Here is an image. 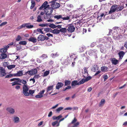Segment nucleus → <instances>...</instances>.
<instances>
[{
	"instance_id": "f257e3e1",
	"label": "nucleus",
	"mask_w": 127,
	"mask_h": 127,
	"mask_svg": "<svg viewBox=\"0 0 127 127\" xmlns=\"http://www.w3.org/2000/svg\"><path fill=\"white\" fill-rule=\"evenodd\" d=\"M25 88H23V91H22V93L25 96H28L31 95H33L35 92L34 90H29V87L26 86L25 87Z\"/></svg>"
},
{
	"instance_id": "f03ea898",
	"label": "nucleus",
	"mask_w": 127,
	"mask_h": 127,
	"mask_svg": "<svg viewBox=\"0 0 127 127\" xmlns=\"http://www.w3.org/2000/svg\"><path fill=\"white\" fill-rule=\"evenodd\" d=\"M51 3H52L51 6L53 9L58 8L60 6V4L56 2V0H52L51 1Z\"/></svg>"
},
{
	"instance_id": "7ed1b4c3",
	"label": "nucleus",
	"mask_w": 127,
	"mask_h": 127,
	"mask_svg": "<svg viewBox=\"0 0 127 127\" xmlns=\"http://www.w3.org/2000/svg\"><path fill=\"white\" fill-rule=\"evenodd\" d=\"M18 80L19 82L23 84V88H24V89H25V87L26 86L27 87H28V86L27 84V82L26 80L24 79H21L19 78H18Z\"/></svg>"
},
{
	"instance_id": "20e7f679",
	"label": "nucleus",
	"mask_w": 127,
	"mask_h": 127,
	"mask_svg": "<svg viewBox=\"0 0 127 127\" xmlns=\"http://www.w3.org/2000/svg\"><path fill=\"white\" fill-rule=\"evenodd\" d=\"M67 26H66V27H68L67 29L69 32H72L74 31L75 28L72 25H68Z\"/></svg>"
},
{
	"instance_id": "39448f33",
	"label": "nucleus",
	"mask_w": 127,
	"mask_h": 127,
	"mask_svg": "<svg viewBox=\"0 0 127 127\" xmlns=\"http://www.w3.org/2000/svg\"><path fill=\"white\" fill-rule=\"evenodd\" d=\"M116 6L117 5H114L112 6L111 7L110 10L109 11V14H111L113 12L117 11Z\"/></svg>"
},
{
	"instance_id": "423d86ee",
	"label": "nucleus",
	"mask_w": 127,
	"mask_h": 127,
	"mask_svg": "<svg viewBox=\"0 0 127 127\" xmlns=\"http://www.w3.org/2000/svg\"><path fill=\"white\" fill-rule=\"evenodd\" d=\"M48 2L47 1H45L44 3L42 4L41 6L39 8V9L40 10H41L42 9L46 10L45 6L47 4Z\"/></svg>"
},
{
	"instance_id": "0eeeda50",
	"label": "nucleus",
	"mask_w": 127,
	"mask_h": 127,
	"mask_svg": "<svg viewBox=\"0 0 127 127\" xmlns=\"http://www.w3.org/2000/svg\"><path fill=\"white\" fill-rule=\"evenodd\" d=\"M6 110L11 114H13L15 112L14 109L10 107H7L6 109Z\"/></svg>"
},
{
	"instance_id": "6e6552de",
	"label": "nucleus",
	"mask_w": 127,
	"mask_h": 127,
	"mask_svg": "<svg viewBox=\"0 0 127 127\" xmlns=\"http://www.w3.org/2000/svg\"><path fill=\"white\" fill-rule=\"evenodd\" d=\"M53 9L52 7H50L46 9L45 12L48 14L51 15L53 11Z\"/></svg>"
},
{
	"instance_id": "1a4fd4ad",
	"label": "nucleus",
	"mask_w": 127,
	"mask_h": 127,
	"mask_svg": "<svg viewBox=\"0 0 127 127\" xmlns=\"http://www.w3.org/2000/svg\"><path fill=\"white\" fill-rule=\"evenodd\" d=\"M13 75L14 76L16 77L21 76L23 75L22 71H19L16 73L14 74Z\"/></svg>"
},
{
	"instance_id": "9d476101",
	"label": "nucleus",
	"mask_w": 127,
	"mask_h": 127,
	"mask_svg": "<svg viewBox=\"0 0 127 127\" xmlns=\"http://www.w3.org/2000/svg\"><path fill=\"white\" fill-rule=\"evenodd\" d=\"M44 37V36L40 34L38 36L37 39V40L38 41H43L45 40V38Z\"/></svg>"
},
{
	"instance_id": "9b49d317",
	"label": "nucleus",
	"mask_w": 127,
	"mask_h": 127,
	"mask_svg": "<svg viewBox=\"0 0 127 127\" xmlns=\"http://www.w3.org/2000/svg\"><path fill=\"white\" fill-rule=\"evenodd\" d=\"M63 84L61 82H58L56 85V88L57 89L59 90L63 86Z\"/></svg>"
},
{
	"instance_id": "f8f14e48",
	"label": "nucleus",
	"mask_w": 127,
	"mask_h": 127,
	"mask_svg": "<svg viewBox=\"0 0 127 127\" xmlns=\"http://www.w3.org/2000/svg\"><path fill=\"white\" fill-rule=\"evenodd\" d=\"M125 54V53L123 51H120L118 53V55L119 57V59H122L123 57Z\"/></svg>"
},
{
	"instance_id": "ddd939ff",
	"label": "nucleus",
	"mask_w": 127,
	"mask_h": 127,
	"mask_svg": "<svg viewBox=\"0 0 127 127\" xmlns=\"http://www.w3.org/2000/svg\"><path fill=\"white\" fill-rule=\"evenodd\" d=\"M28 40L32 42L33 43H35L37 41L36 39L32 37H31L28 39Z\"/></svg>"
},
{
	"instance_id": "4468645a",
	"label": "nucleus",
	"mask_w": 127,
	"mask_h": 127,
	"mask_svg": "<svg viewBox=\"0 0 127 127\" xmlns=\"http://www.w3.org/2000/svg\"><path fill=\"white\" fill-rule=\"evenodd\" d=\"M79 82H78L77 81L74 80L72 81L71 82V85L72 87L76 85H79Z\"/></svg>"
},
{
	"instance_id": "2eb2a0df",
	"label": "nucleus",
	"mask_w": 127,
	"mask_h": 127,
	"mask_svg": "<svg viewBox=\"0 0 127 127\" xmlns=\"http://www.w3.org/2000/svg\"><path fill=\"white\" fill-rule=\"evenodd\" d=\"M7 57V55L3 53H2L0 55V59H4L6 58Z\"/></svg>"
},
{
	"instance_id": "dca6fc26",
	"label": "nucleus",
	"mask_w": 127,
	"mask_h": 127,
	"mask_svg": "<svg viewBox=\"0 0 127 127\" xmlns=\"http://www.w3.org/2000/svg\"><path fill=\"white\" fill-rule=\"evenodd\" d=\"M101 70L102 72H106L108 71V68L105 66H103L101 68Z\"/></svg>"
},
{
	"instance_id": "f3484780",
	"label": "nucleus",
	"mask_w": 127,
	"mask_h": 127,
	"mask_svg": "<svg viewBox=\"0 0 127 127\" xmlns=\"http://www.w3.org/2000/svg\"><path fill=\"white\" fill-rule=\"evenodd\" d=\"M67 29L65 28H62L60 30V32L64 33H65L67 31Z\"/></svg>"
},
{
	"instance_id": "a211bd4d",
	"label": "nucleus",
	"mask_w": 127,
	"mask_h": 127,
	"mask_svg": "<svg viewBox=\"0 0 127 127\" xmlns=\"http://www.w3.org/2000/svg\"><path fill=\"white\" fill-rule=\"evenodd\" d=\"M111 61L112 64L114 65L117 64L118 62V60H117L115 59L114 58L112 59Z\"/></svg>"
},
{
	"instance_id": "6ab92c4d",
	"label": "nucleus",
	"mask_w": 127,
	"mask_h": 127,
	"mask_svg": "<svg viewBox=\"0 0 127 127\" xmlns=\"http://www.w3.org/2000/svg\"><path fill=\"white\" fill-rule=\"evenodd\" d=\"M51 14H49L46 13V14L44 15V19H50L51 18Z\"/></svg>"
},
{
	"instance_id": "aec40b11",
	"label": "nucleus",
	"mask_w": 127,
	"mask_h": 127,
	"mask_svg": "<svg viewBox=\"0 0 127 127\" xmlns=\"http://www.w3.org/2000/svg\"><path fill=\"white\" fill-rule=\"evenodd\" d=\"M31 5L30 7V9H32L34 7L35 5V3L33 0H31Z\"/></svg>"
},
{
	"instance_id": "412c9836",
	"label": "nucleus",
	"mask_w": 127,
	"mask_h": 127,
	"mask_svg": "<svg viewBox=\"0 0 127 127\" xmlns=\"http://www.w3.org/2000/svg\"><path fill=\"white\" fill-rule=\"evenodd\" d=\"M116 8L117 11L118 12L122 10L124 8V7L123 6H118L117 5Z\"/></svg>"
},
{
	"instance_id": "4be33fe9",
	"label": "nucleus",
	"mask_w": 127,
	"mask_h": 127,
	"mask_svg": "<svg viewBox=\"0 0 127 127\" xmlns=\"http://www.w3.org/2000/svg\"><path fill=\"white\" fill-rule=\"evenodd\" d=\"M52 32L54 34H58L60 32V30L57 29H54L52 31Z\"/></svg>"
},
{
	"instance_id": "5701e85b",
	"label": "nucleus",
	"mask_w": 127,
	"mask_h": 127,
	"mask_svg": "<svg viewBox=\"0 0 127 127\" xmlns=\"http://www.w3.org/2000/svg\"><path fill=\"white\" fill-rule=\"evenodd\" d=\"M105 99H102L100 102L99 103V106H102L105 103Z\"/></svg>"
},
{
	"instance_id": "b1692460",
	"label": "nucleus",
	"mask_w": 127,
	"mask_h": 127,
	"mask_svg": "<svg viewBox=\"0 0 127 127\" xmlns=\"http://www.w3.org/2000/svg\"><path fill=\"white\" fill-rule=\"evenodd\" d=\"M122 37V36L121 34L118 35L114 36L113 37L115 39H119Z\"/></svg>"
},
{
	"instance_id": "393cba45",
	"label": "nucleus",
	"mask_w": 127,
	"mask_h": 127,
	"mask_svg": "<svg viewBox=\"0 0 127 127\" xmlns=\"http://www.w3.org/2000/svg\"><path fill=\"white\" fill-rule=\"evenodd\" d=\"M59 54L58 52H56L55 54L52 53L51 55V56L53 58H55L56 57H58L59 56Z\"/></svg>"
},
{
	"instance_id": "a878e982",
	"label": "nucleus",
	"mask_w": 127,
	"mask_h": 127,
	"mask_svg": "<svg viewBox=\"0 0 127 127\" xmlns=\"http://www.w3.org/2000/svg\"><path fill=\"white\" fill-rule=\"evenodd\" d=\"M49 70L46 71L43 73V77H45L47 76L49 74Z\"/></svg>"
},
{
	"instance_id": "bb28decb",
	"label": "nucleus",
	"mask_w": 127,
	"mask_h": 127,
	"mask_svg": "<svg viewBox=\"0 0 127 127\" xmlns=\"http://www.w3.org/2000/svg\"><path fill=\"white\" fill-rule=\"evenodd\" d=\"M42 21V20L40 15H39L37 17V19L36 20V21L37 22H39Z\"/></svg>"
},
{
	"instance_id": "cd10ccee",
	"label": "nucleus",
	"mask_w": 127,
	"mask_h": 127,
	"mask_svg": "<svg viewBox=\"0 0 127 127\" xmlns=\"http://www.w3.org/2000/svg\"><path fill=\"white\" fill-rule=\"evenodd\" d=\"M71 81H70L66 80L65 82V86H67L69 85L71 83Z\"/></svg>"
},
{
	"instance_id": "c85d7f7f",
	"label": "nucleus",
	"mask_w": 127,
	"mask_h": 127,
	"mask_svg": "<svg viewBox=\"0 0 127 127\" xmlns=\"http://www.w3.org/2000/svg\"><path fill=\"white\" fill-rule=\"evenodd\" d=\"M54 19H59L62 18V15H56L54 16Z\"/></svg>"
},
{
	"instance_id": "c756f323",
	"label": "nucleus",
	"mask_w": 127,
	"mask_h": 127,
	"mask_svg": "<svg viewBox=\"0 0 127 127\" xmlns=\"http://www.w3.org/2000/svg\"><path fill=\"white\" fill-rule=\"evenodd\" d=\"M16 66L15 65H11L8 66L7 67L9 69H11L12 68H14Z\"/></svg>"
},
{
	"instance_id": "7c9ffc66",
	"label": "nucleus",
	"mask_w": 127,
	"mask_h": 127,
	"mask_svg": "<svg viewBox=\"0 0 127 127\" xmlns=\"http://www.w3.org/2000/svg\"><path fill=\"white\" fill-rule=\"evenodd\" d=\"M32 70H31L30 71H27V72H26L25 73V74H24V75H26L27 74H29V75H32L33 74V73L32 72Z\"/></svg>"
},
{
	"instance_id": "2f4dec72",
	"label": "nucleus",
	"mask_w": 127,
	"mask_h": 127,
	"mask_svg": "<svg viewBox=\"0 0 127 127\" xmlns=\"http://www.w3.org/2000/svg\"><path fill=\"white\" fill-rule=\"evenodd\" d=\"M70 17V16L68 15L66 17H62V19L63 20H68L69 19Z\"/></svg>"
},
{
	"instance_id": "473e14b6",
	"label": "nucleus",
	"mask_w": 127,
	"mask_h": 127,
	"mask_svg": "<svg viewBox=\"0 0 127 127\" xmlns=\"http://www.w3.org/2000/svg\"><path fill=\"white\" fill-rule=\"evenodd\" d=\"M19 44L20 45H25L27 44V42L25 41H22L19 42Z\"/></svg>"
},
{
	"instance_id": "72a5a7b5",
	"label": "nucleus",
	"mask_w": 127,
	"mask_h": 127,
	"mask_svg": "<svg viewBox=\"0 0 127 127\" xmlns=\"http://www.w3.org/2000/svg\"><path fill=\"white\" fill-rule=\"evenodd\" d=\"M0 76L2 77H3L6 74L5 72V70L0 72Z\"/></svg>"
},
{
	"instance_id": "f704fd0d",
	"label": "nucleus",
	"mask_w": 127,
	"mask_h": 127,
	"mask_svg": "<svg viewBox=\"0 0 127 127\" xmlns=\"http://www.w3.org/2000/svg\"><path fill=\"white\" fill-rule=\"evenodd\" d=\"M14 121L15 123H18L19 122V119L18 117H15L14 118Z\"/></svg>"
},
{
	"instance_id": "c9c22d12",
	"label": "nucleus",
	"mask_w": 127,
	"mask_h": 127,
	"mask_svg": "<svg viewBox=\"0 0 127 127\" xmlns=\"http://www.w3.org/2000/svg\"><path fill=\"white\" fill-rule=\"evenodd\" d=\"M86 82V81L85 79L83 78L79 82V83L80 85V84H83L85 83V82Z\"/></svg>"
},
{
	"instance_id": "e433bc0d",
	"label": "nucleus",
	"mask_w": 127,
	"mask_h": 127,
	"mask_svg": "<svg viewBox=\"0 0 127 127\" xmlns=\"http://www.w3.org/2000/svg\"><path fill=\"white\" fill-rule=\"evenodd\" d=\"M53 87V85L48 86L47 89V92H48L50 90H52Z\"/></svg>"
},
{
	"instance_id": "4c0bfd02",
	"label": "nucleus",
	"mask_w": 127,
	"mask_h": 127,
	"mask_svg": "<svg viewBox=\"0 0 127 127\" xmlns=\"http://www.w3.org/2000/svg\"><path fill=\"white\" fill-rule=\"evenodd\" d=\"M28 24L27 25V28L28 29H31L33 28V25H30V23H27Z\"/></svg>"
},
{
	"instance_id": "58836bf2",
	"label": "nucleus",
	"mask_w": 127,
	"mask_h": 127,
	"mask_svg": "<svg viewBox=\"0 0 127 127\" xmlns=\"http://www.w3.org/2000/svg\"><path fill=\"white\" fill-rule=\"evenodd\" d=\"M104 14L103 13H101L100 14V15H98L97 17L98 19H102V17L104 16Z\"/></svg>"
},
{
	"instance_id": "ea45409f",
	"label": "nucleus",
	"mask_w": 127,
	"mask_h": 127,
	"mask_svg": "<svg viewBox=\"0 0 127 127\" xmlns=\"http://www.w3.org/2000/svg\"><path fill=\"white\" fill-rule=\"evenodd\" d=\"M0 52L2 53H5L7 51L6 49H5L3 48H1L0 49Z\"/></svg>"
},
{
	"instance_id": "a19ab883",
	"label": "nucleus",
	"mask_w": 127,
	"mask_h": 127,
	"mask_svg": "<svg viewBox=\"0 0 127 127\" xmlns=\"http://www.w3.org/2000/svg\"><path fill=\"white\" fill-rule=\"evenodd\" d=\"M58 123V121H56L52 122V126H54L56 125H57ZM56 126L57 125H56Z\"/></svg>"
},
{
	"instance_id": "79ce46f5",
	"label": "nucleus",
	"mask_w": 127,
	"mask_h": 127,
	"mask_svg": "<svg viewBox=\"0 0 127 127\" xmlns=\"http://www.w3.org/2000/svg\"><path fill=\"white\" fill-rule=\"evenodd\" d=\"M63 109V107H61L58 108L56 110L57 112H59L61 111Z\"/></svg>"
},
{
	"instance_id": "37998d69",
	"label": "nucleus",
	"mask_w": 127,
	"mask_h": 127,
	"mask_svg": "<svg viewBox=\"0 0 127 127\" xmlns=\"http://www.w3.org/2000/svg\"><path fill=\"white\" fill-rule=\"evenodd\" d=\"M18 82H19V81L18 80H16L14 83H11L12 84V86H14L15 85H18Z\"/></svg>"
},
{
	"instance_id": "c03bdc74",
	"label": "nucleus",
	"mask_w": 127,
	"mask_h": 127,
	"mask_svg": "<svg viewBox=\"0 0 127 127\" xmlns=\"http://www.w3.org/2000/svg\"><path fill=\"white\" fill-rule=\"evenodd\" d=\"M33 74H36L37 73V70L36 69H34L32 70Z\"/></svg>"
},
{
	"instance_id": "a18cd8bd",
	"label": "nucleus",
	"mask_w": 127,
	"mask_h": 127,
	"mask_svg": "<svg viewBox=\"0 0 127 127\" xmlns=\"http://www.w3.org/2000/svg\"><path fill=\"white\" fill-rule=\"evenodd\" d=\"M49 26L52 28H56V26L54 24H51L49 25Z\"/></svg>"
},
{
	"instance_id": "49530a36",
	"label": "nucleus",
	"mask_w": 127,
	"mask_h": 127,
	"mask_svg": "<svg viewBox=\"0 0 127 127\" xmlns=\"http://www.w3.org/2000/svg\"><path fill=\"white\" fill-rule=\"evenodd\" d=\"M73 124V126L71 127H77L79 125V122H77L75 123H74Z\"/></svg>"
},
{
	"instance_id": "de8ad7c7",
	"label": "nucleus",
	"mask_w": 127,
	"mask_h": 127,
	"mask_svg": "<svg viewBox=\"0 0 127 127\" xmlns=\"http://www.w3.org/2000/svg\"><path fill=\"white\" fill-rule=\"evenodd\" d=\"M103 78L104 79V81H105L106 80L108 79V77L107 75H103Z\"/></svg>"
},
{
	"instance_id": "09e8293b",
	"label": "nucleus",
	"mask_w": 127,
	"mask_h": 127,
	"mask_svg": "<svg viewBox=\"0 0 127 127\" xmlns=\"http://www.w3.org/2000/svg\"><path fill=\"white\" fill-rule=\"evenodd\" d=\"M43 28L42 29L38 28L37 29V32H40V33L43 34V32L42 31V30H43Z\"/></svg>"
},
{
	"instance_id": "8fccbe9b",
	"label": "nucleus",
	"mask_w": 127,
	"mask_h": 127,
	"mask_svg": "<svg viewBox=\"0 0 127 127\" xmlns=\"http://www.w3.org/2000/svg\"><path fill=\"white\" fill-rule=\"evenodd\" d=\"M92 77L91 76H89L87 77L85 79L86 82L92 79Z\"/></svg>"
},
{
	"instance_id": "3c124183",
	"label": "nucleus",
	"mask_w": 127,
	"mask_h": 127,
	"mask_svg": "<svg viewBox=\"0 0 127 127\" xmlns=\"http://www.w3.org/2000/svg\"><path fill=\"white\" fill-rule=\"evenodd\" d=\"M41 58H42L43 59L46 58L48 57V56L47 55L45 54H43L41 56Z\"/></svg>"
},
{
	"instance_id": "603ef678",
	"label": "nucleus",
	"mask_w": 127,
	"mask_h": 127,
	"mask_svg": "<svg viewBox=\"0 0 127 127\" xmlns=\"http://www.w3.org/2000/svg\"><path fill=\"white\" fill-rule=\"evenodd\" d=\"M77 120L76 119V118L75 117L74 118L73 120L71 122V124H74L77 121Z\"/></svg>"
},
{
	"instance_id": "864d4df0",
	"label": "nucleus",
	"mask_w": 127,
	"mask_h": 127,
	"mask_svg": "<svg viewBox=\"0 0 127 127\" xmlns=\"http://www.w3.org/2000/svg\"><path fill=\"white\" fill-rule=\"evenodd\" d=\"M119 27H115L113 28V30H116V31H119Z\"/></svg>"
},
{
	"instance_id": "5fc2aeb1",
	"label": "nucleus",
	"mask_w": 127,
	"mask_h": 127,
	"mask_svg": "<svg viewBox=\"0 0 127 127\" xmlns=\"http://www.w3.org/2000/svg\"><path fill=\"white\" fill-rule=\"evenodd\" d=\"M43 96V95H36L35 97L36 98H41Z\"/></svg>"
},
{
	"instance_id": "6e6d98bb",
	"label": "nucleus",
	"mask_w": 127,
	"mask_h": 127,
	"mask_svg": "<svg viewBox=\"0 0 127 127\" xmlns=\"http://www.w3.org/2000/svg\"><path fill=\"white\" fill-rule=\"evenodd\" d=\"M7 23V22H2L0 24V27H2L3 26H4Z\"/></svg>"
},
{
	"instance_id": "4d7b16f0",
	"label": "nucleus",
	"mask_w": 127,
	"mask_h": 127,
	"mask_svg": "<svg viewBox=\"0 0 127 127\" xmlns=\"http://www.w3.org/2000/svg\"><path fill=\"white\" fill-rule=\"evenodd\" d=\"M94 52L93 50H90L88 52V54L90 56H91L92 55V53Z\"/></svg>"
},
{
	"instance_id": "13d9d810",
	"label": "nucleus",
	"mask_w": 127,
	"mask_h": 127,
	"mask_svg": "<svg viewBox=\"0 0 127 127\" xmlns=\"http://www.w3.org/2000/svg\"><path fill=\"white\" fill-rule=\"evenodd\" d=\"M21 39V37L20 35H18L17 38L16 39V40L17 41H19L20 39Z\"/></svg>"
},
{
	"instance_id": "bf43d9fd",
	"label": "nucleus",
	"mask_w": 127,
	"mask_h": 127,
	"mask_svg": "<svg viewBox=\"0 0 127 127\" xmlns=\"http://www.w3.org/2000/svg\"><path fill=\"white\" fill-rule=\"evenodd\" d=\"M28 24H27V23H25L24 24H22L21 26V27H22V28H25V27H26L27 28V25Z\"/></svg>"
},
{
	"instance_id": "052dcab7",
	"label": "nucleus",
	"mask_w": 127,
	"mask_h": 127,
	"mask_svg": "<svg viewBox=\"0 0 127 127\" xmlns=\"http://www.w3.org/2000/svg\"><path fill=\"white\" fill-rule=\"evenodd\" d=\"M71 88V87L70 86H68L66 87L65 89H64V91H65L66 90L68 89H70Z\"/></svg>"
},
{
	"instance_id": "680f3d73",
	"label": "nucleus",
	"mask_w": 127,
	"mask_h": 127,
	"mask_svg": "<svg viewBox=\"0 0 127 127\" xmlns=\"http://www.w3.org/2000/svg\"><path fill=\"white\" fill-rule=\"evenodd\" d=\"M64 119V118H63L61 119H60L59 121V122L58 123V124L56 126L57 127H58L60 125V123Z\"/></svg>"
},
{
	"instance_id": "e2e57ef3",
	"label": "nucleus",
	"mask_w": 127,
	"mask_h": 127,
	"mask_svg": "<svg viewBox=\"0 0 127 127\" xmlns=\"http://www.w3.org/2000/svg\"><path fill=\"white\" fill-rule=\"evenodd\" d=\"M19 78H14L12 79H11L10 81H15L16 80H18V79Z\"/></svg>"
},
{
	"instance_id": "0e129e2a",
	"label": "nucleus",
	"mask_w": 127,
	"mask_h": 127,
	"mask_svg": "<svg viewBox=\"0 0 127 127\" xmlns=\"http://www.w3.org/2000/svg\"><path fill=\"white\" fill-rule=\"evenodd\" d=\"M9 46L8 45H5L3 46V48L5 49H6V50L7 51V49L9 48Z\"/></svg>"
},
{
	"instance_id": "69168bd1",
	"label": "nucleus",
	"mask_w": 127,
	"mask_h": 127,
	"mask_svg": "<svg viewBox=\"0 0 127 127\" xmlns=\"http://www.w3.org/2000/svg\"><path fill=\"white\" fill-rule=\"evenodd\" d=\"M45 91V90H43L42 91H40V92L38 94L42 95L44 94Z\"/></svg>"
},
{
	"instance_id": "338daca9",
	"label": "nucleus",
	"mask_w": 127,
	"mask_h": 127,
	"mask_svg": "<svg viewBox=\"0 0 127 127\" xmlns=\"http://www.w3.org/2000/svg\"><path fill=\"white\" fill-rule=\"evenodd\" d=\"M84 72L85 73H87V74H88L87 71V68H86V67H84Z\"/></svg>"
},
{
	"instance_id": "774afa93",
	"label": "nucleus",
	"mask_w": 127,
	"mask_h": 127,
	"mask_svg": "<svg viewBox=\"0 0 127 127\" xmlns=\"http://www.w3.org/2000/svg\"><path fill=\"white\" fill-rule=\"evenodd\" d=\"M80 51L82 52L84 51V48L83 47H81L80 48Z\"/></svg>"
}]
</instances>
